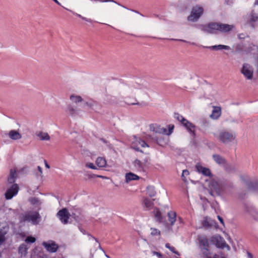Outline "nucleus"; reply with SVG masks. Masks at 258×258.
I'll return each mask as SVG.
<instances>
[{
	"label": "nucleus",
	"instance_id": "obj_40",
	"mask_svg": "<svg viewBox=\"0 0 258 258\" xmlns=\"http://www.w3.org/2000/svg\"><path fill=\"white\" fill-rule=\"evenodd\" d=\"M29 202L32 205H37L39 203V200L37 198L33 197L29 199Z\"/></svg>",
	"mask_w": 258,
	"mask_h": 258
},
{
	"label": "nucleus",
	"instance_id": "obj_30",
	"mask_svg": "<svg viewBox=\"0 0 258 258\" xmlns=\"http://www.w3.org/2000/svg\"><path fill=\"white\" fill-rule=\"evenodd\" d=\"M153 201H154V199H153L152 201L147 198H145L144 199V201H143L144 206L147 208V210L151 209L153 207V206H154V203L153 202Z\"/></svg>",
	"mask_w": 258,
	"mask_h": 258
},
{
	"label": "nucleus",
	"instance_id": "obj_5",
	"mask_svg": "<svg viewBox=\"0 0 258 258\" xmlns=\"http://www.w3.org/2000/svg\"><path fill=\"white\" fill-rule=\"evenodd\" d=\"M244 212L255 221L258 222V209L254 206L248 204H244Z\"/></svg>",
	"mask_w": 258,
	"mask_h": 258
},
{
	"label": "nucleus",
	"instance_id": "obj_18",
	"mask_svg": "<svg viewBox=\"0 0 258 258\" xmlns=\"http://www.w3.org/2000/svg\"><path fill=\"white\" fill-rule=\"evenodd\" d=\"M199 242V246L200 250L202 248H208L210 247V244L208 238L205 236H199L198 237Z\"/></svg>",
	"mask_w": 258,
	"mask_h": 258
},
{
	"label": "nucleus",
	"instance_id": "obj_53",
	"mask_svg": "<svg viewBox=\"0 0 258 258\" xmlns=\"http://www.w3.org/2000/svg\"><path fill=\"white\" fill-rule=\"evenodd\" d=\"M213 258H226L225 256H221L220 257H219V256L217 254H214L213 255Z\"/></svg>",
	"mask_w": 258,
	"mask_h": 258
},
{
	"label": "nucleus",
	"instance_id": "obj_28",
	"mask_svg": "<svg viewBox=\"0 0 258 258\" xmlns=\"http://www.w3.org/2000/svg\"><path fill=\"white\" fill-rule=\"evenodd\" d=\"M9 137L12 140H17L20 139L22 138V135L17 131L11 130L9 133Z\"/></svg>",
	"mask_w": 258,
	"mask_h": 258
},
{
	"label": "nucleus",
	"instance_id": "obj_62",
	"mask_svg": "<svg viewBox=\"0 0 258 258\" xmlns=\"http://www.w3.org/2000/svg\"><path fill=\"white\" fill-rule=\"evenodd\" d=\"M157 141V143L158 144H160V140H158V139H157L156 140Z\"/></svg>",
	"mask_w": 258,
	"mask_h": 258
},
{
	"label": "nucleus",
	"instance_id": "obj_63",
	"mask_svg": "<svg viewBox=\"0 0 258 258\" xmlns=\"http://www.w3.org/2000/svg\"><path fill=\"white\" fill-rule=\"evenodd\" d=\"M254 5H258V0H256V1L255 2Z\"/></svg>",
	"mask_w": 258,
	"mask_h": 258
},
{
	"label": "nucleus",
	"instance_id": "obj_11",
	"mask_svg": "<svg viewBox=\"0 0 258 258\" xmlns=\"http://www.w3.org/2000/svg\"><path fill=\"white\" fill-rule=\"evenodd\" d=\"M72 213L71 217H72L76 221L79 222L83 219L82 210L80 208L75 206L71 210Z\"/></svg>",
	"mask_w": 258,
	"mask_h": 258
},
{
	"label": "nucleus",
	"instance_id": "obj_61",
	"mask_svg": "<svg viewBox=\"0 0 258 258\" xmlns=\"http://www.w3.org/2000/svg\"><path fill=\"white\" fill-rule=\"evenodd\" d=\"M132 11H133V12H135V13H136L139 14H140L141 16H143V15L141 14V13H139V12H138V11H136V10H132Z\"/></svg>",
	"mask_w": 258,
	"mask_h": 258
},
{
	"label": "nucleus",
	"instance_id": "obj_45",
	"mask_svg": "<svg viewBox=\"0 0 258 258\" xmlns=\"http://www.w3.org/2000/svg\"><path fill=\"white\" fill-rule=\"evenodd\" d=\"M19 251L22 253H23V252L25 253L26 252V248L25 247L24 245H21L19 248Z\"/></svg>",
	"mask_w": 258,
	"mask_h": 258
},
{
	"label": "nucleus",
	"instance_id": "obj_15",
	"mask_svg": "<svg viewBox=\"0 0 258 258\" xmlns=\"http://www.w3.org/2000/svg\"><path fill=\"white\" fill-rule=\"evenodd\" d=\"M241 73L247 79L250 80L253 76V69L249 64L244 63L241 70Z\"/></svg>",
	"mask_w": 258,
	"mask_h": 258
},
{
	"label": "nucleus",
	"instance_id": "obj_20",
	"mask_svg": "<svg viewBox=\"0 0 258 258\" xmlns=\"http://www.w3.org/2000/svg\"><path fill=\"white\" fill-rule=\"evenodd\" d=\"M213 109L210 117L214 119H217L221 115V108L220 106H213Z\"/></svg>",
	"mask_w": 258,
	"mask_h": 258
},
{
	"label": "nucleus",
	"instance_id": "obj_13",
	"mask_svg": "<svg viewBox=\"0 0 258 258\" xmlns=\"http://www.w3.org/2000/svg\"><path fill=\"white\" fill-rule=\"evenodd\" d=\"M245 51L247 53H249L253 55H256L255 59V64L257 68L258 72V45H254L253 44H251L245 48Z\"/></svg>",
	"mask_w": 258,
	"mask_h": 258
},
{
	"label": "nucleus",
	"instance_id": "obj_64",
	"mask_svg": "<svg viewBox=\"0 0 258 258\" xmlns=\"http://www.w3.org/2000/svg\"><path fill=\"white\" fill-rule=\"evenodd\" d=\"M238 37H239V39H242V38H243V37H242V36H241V35H240V34L238 35Z\"/></svg>",
	"mask_w": 258,
	"mask_h": 258
},
{
	"label": "nucleus",
	"instance_id": "obj_8",
	"mask_svg": "<svg viewBox=\"0 0 258 258\" xmlns=\"http://www.w3.org/2000/svg\"><path fill=\"white\" fill-rule=\"evenodd\" d=\"M56 216L62 224H67L69 222L71 213L69 212L67 208H64L57 212Z\"/></svg>",
	"mask_w": 258,
	"mask_h": 258
},
{
	"label": "nucleus",
	"instance_id": "obj_21",
	"mask_svg": "<svg viewBox=\"0 0 258 258\" xmlns=\"http://www.w3.org/2000/svg\"><path fill=\"white\" fill-rule=\"evenodd\" d=\"M213 159L215 162L220 165L225 166L227 164L226 160L219 154H214L213 156Z\"/></svg>",
	"mask_w": 258,
	"mask_h": 258
},
{
	"label": "nucleus",
	"instance_id": "obj_33",
	"mask_svg": "<svg viewBox=\"0 0 258 258\" xmlns=\"http://www.w3.org/2000/svg\"><path fill=\"white\" fill-rule=\"evenodd\" d=\"M96 164L100 167H104L106 165V161L103 157H98L96 161Z\"/></svg>",
	"mask_w": 258,
	"mask_h": 258
},
{
	"label": "nucleus",
	"instance_id": "obj_19",
	"mask_svg": "<svg viewBox=\"0 0 258 258\" xmlns=\"http://www.w3.org/2000/svg\"><path fill=\"white\" fill-rule=\"evenodd\" d=\"M42 245L46 249V250L50 252H55L58 249V246L55 243H48L46 242H43Z\"/></svg>",
	"mask_w": 258,
	"mask_h": 258
},
{
	"label": "nucleus",
	"instance_id": "obj_29",
	"mask_svg": "<svg viewBox=\"0 0 258 258\" xmlns=\"http://www.w3.org/2000/svg\"><path fill=\"white\" fill-rule=\"evenodd\" d=\"M17 178L16 171L14 169H11L10 171V175L8 178V181L9 183H13L15 182Z\"/></svg>",
	"mask_w": 258,
	"mask_h": 258
},
{
	"label": "nucleus",
	"instance_id": "obj_12",
	"mask_svg": "<svg viewBox=\"0 0 258 258\" xmlns=\"http://www.w3.org/2000/svg\"><path fill=\"white\" fill-rule=\"evenodd\" d=\"M19 189V186L17 184H13L10 188H9L6 193L5 198L7 200L11 199L14 196H16Z\"/></svg>",
	"mask_w": 258,
	"mask_h": 258
},
{
	"label": "nucleus",
	"instance_id": "obj_3",
	"mask_svg": "<svg viewBox=\"0 0 258 258\" xmlns=\"http://www.w3.org/2000/svg\"><path fill=\"white\" fill-rule=\"evenodd\" d=\"M236 135L234 133L226 131L220 132L218 136V140L224 144H228L234 141Z\"/></svg>",
	"mask_w": 258,
	"mask_h": 258
},
{
	"label": "nucleus",
	"instance_id": "obj_54",
	"mask_svg": "<svg viewBox=\"0 0 258 258\" xmlns=\"http://www.w3.org/2000/svg\"><path fill=\"white\" fill-rule=\"evenodd\" d=\"M218 218L219 220L220 221V222L222 224H223V225H224V221H223V218H222L221 217H220V216H218Z\"/></svg>",
	"mask_w": 258,
	"mask_h": 258
},
{
	"label": "nucleus",
	"instance_id": "obj_52",
	"mask_svg": "<svg viewBox=\"0 0 258 258\" xmlns=\"http://www.w3.org/2000/svg\"><path fill=\"white\" fill-rule=\"evenodd\" d=\"M132 148L135 149L136 151H139V152H143L142 150H140V148L139 147H135L134 145H133L132 146Z\"/></svg>",
	"mask_w": 258,
	"mask_h": 258
},
{
	"label": "nucleus",
	"instance_id": "obj_38",
	"mask_svg": "<svg viewBox=\"0 0 258 258\" xmlns=\"http://www.w3.org/2000/svg\"><path fill=\"white\" fill-rule=\"evenodd\" d=\"M165 247L168 248L170 250H171L174 253L177 254V255H180V253L175 250V248L173 246H171L169 243H166L165 244Z\"/></svg>",
	"mask_w": 258,
	"mask_h": 258
},
{
	"label": "nucleus",
	"instance_id": "obj_27",
	"mask_svg": "<svg viewBox=\"0 0 258 258\" xmlns=\"http://www.w3.org/2000/svg\"><path fill=\"white\" fill-rule=\"evenodd\" d=\"M140 177L138 175H137L131 172L125 174V181L127 183H128L129 182H130L132 180H139L140 179Z\"/></svg>",
	"mask_w": 258,
	"mask_h": 258
},
{
	"label": "nucleus",
	"instance_id": "obj_22",
	"mask_svg": "<svg viewBox=\"0 0 258 258\" xmlns=\"http://www.w3.org/2000/svg\"><path fill=\"white\" fill-rule=\"evenodd\" d=\"M196 168L199 173H202L204 175L212 176V173L210 169L204 167L201 165H197Z\"/></svg>",
	"mask_w": 258,
	"mask_h": 258
},
{
	"label": "nucleus",
	"instance_id": "obj_48",
	"mask_svg": "<svg viewBox=\"0 0 258 258\" xmlns=\"http://www.w3.org/2000/svg\"><path fill=\"white\" fill-rule=\"evenodd\" d=\"M153 253L154 255H157L159 258H162V255L160 252L154 251H153Z\"/></svg>",
	"mask_w": 258,
	"mask_h": 258
},
{
	"label": "nucleus",
	"instance_id": "obj_42",
	"mask_svg": "<svg viewBox=\"0 0 258 258\" xmlns=\"http://www.w3.org/2000/svg\"><path fill=\"white\" fill-rule=\"evenodd\" d=\"M25 241L27 243H34L36 241V239L32 236H28Z\"/></svg>",
	"mask_w": 258,
	"mask_h": 258
},
{
	"label": "nucleus",
	"instance_id": "obj_7",
	"mask_svg": "<svg viewBox=\"0 0 258 258\" xmlns=\"http://www.w3.org/2000/svg\"><path fill=\"white\" fill-rule=\"evenodd\" d=\"M23 220L25 221H31L33 225H37L41 220V216L37 212H30L25 215Z\"/></svg>",
	"mask_w": 258,
	"mask_h": 258
},
{
	"label": "nucleus",
	"instance_id": "obj_32",
	"mask_svg": "<svg viewBox=\"0 0 258 258\" xmlns=\"http://www.w3.org/2000/svg\"><path fill=\"white\" fill-rule=\"evenodd\" d=\"M168 216L171 225H173L176 221V213L172 211H170L168 213Z\"/></svg>",
	"mask_w": 258,
	"mask_h": 258
},
{
	"label": "nucleus",
	"instance_id": "obj_25",
	"mask_svg": "<svg viewBox=\"0 0 258 258\" xmlns=\"http://www.w3.org/2000/svg\"><path fill=\"white\" fill-rule=\"evenodd\" d=\"M151 128L152 129L153 131L156 133H159L161 134H164L165 135V134H167V129L162 127L160 125H158L157 124L153 125L152 127L151 126Z\"/></svg>",
	"mask_w": 258,
	"mask_h": 258
},
{
	"label": "nucleus",
	"instance_id": "obj_49",
	"mask_svg": "<svg viewBox=\"0 0 258 258\" xmlns=\"http://www.w3.org/2000/svg\"><path fill=\"white\" fill-rule=\"evenodd\" d=\"M84 104H85L86 106H88V107H91L93 105L94 103H93V102H85L84 103Z\"/></svg>",
	"mask_w": 258,
	"mask_h": 258
},
{
	"label": "nucleus",
	"instance_id": "obj_1",
	"mask_svg": "<svg viewBox=\"0 0 258 258\" xmlns=\"http://www.w3.org/2000/svg\"><path fill=\"white\" fill-rule=\"evenodd\" d=\"M202 31L209 34H216L218 31L227 33L234 28L233 25L217 22H210L206 25L200 26Z\"/></svg>",
	"mask_w": 258,
	"mask_h": 258
},
{
	"label": "nucleus",
	"instance_id": "obj_41",
	"mask_svg": "<svg viewBox=\"0 0 258 258\" xmlns=\"http://www.w3.org/2000/svg\"><path fill=\"white\" fill-rule=\"evenodd\" d=\"M137 141L139 142V144L142 147H149L148 145L145 142V141L142 140L141 139H139Z\"/></svg>",
	"mask_w": 258,
	"mask_h": 258
},
{
	"label": "nucleus",
	"instance_id": "obj_23",
	"mask_svg": "<svg viewBox=\"0 0 258 258\" xmlns=\"http://www.w3.org/2000/svg\"><path fill=\"white\" fill-rule=\"evenodd\" d=\"M153 212L157 221L160 223H164L165 222V217L162 216L161 213L159 209H155Z\"/></svg>",
	"mask_w": 258,
	"mask_h": 258
},
{
	"label": "nucleus",
	"instance_id": "obj_4",
	"mask_svg": "<svg viewBox=\"0 0 258 258\" xmlns=\"http://www.w3.org/2000/svg\"><path fill=\"white\" fill-rule=\"evenodd\" d=\"M204 13V9L199 5L192 7L190 14L187 17L188 21L196 22L202 16Z\"/></svg>",
	"mask_w": 258,
	"mask_h": 258
},
{
	"label": "nucleus",
	"instance_id": "obj_43",
	"mask_svg": "<svg viewBox=\"0 0 258 258\" xmlns=\"http://www.w3.org/2000/svg\"><path fill=\"white\" fill-rule=\"evenodd\" d=\"M174 126L172 124H169L168 125V131L167 130V134H165V135H170L174 129Z\"/></svg>",
	"mask_w": 258,
	"mask_h": 258
},
{
	"label": "nucleus",
	"instance_id": "obj_44",
	"mask_svg": "<svg viewBox=\"0 0 258 258\" xmlns=\"http://www.w3.org/2000/svg\"><path fill=\"white\" fill-rule=\"evenodd\" d=\"M73 14L74 15H76L77 16H78V17L81 18L82 20H84L87 22H92V20H91L90 19H88V18H86L85 17H83L82 16H81V15L79 14H77V13H74L73 12Z\"/></svg>",
	"mask_w": 258,
	"mask_h": 258
},
{
	"label": "nucleus",
	"instance_id": "obj_34",
	"mask_svg": "<svg viewBox=\"0 0 258 258\" xmlns=\"http://www.w3.org/2000/svg\"><path fill=\"white\" fill-rule=\"evenodd\" d=\"M70 99L74 103H78L83 101L82 98L79 95H72L70 97Z\"/></svg>",
	"mask_w": 258,
	"mask_h": 258
},
{
	"label": "nucleus",
	"instance_id": "obj_26",
	"mask_svg": "<svg viewBox=\"0 0 258 258\" xmlns=\"http://www.w3.org/2000/svg\"><path fill=\"white\" fill-rule=\"evenodd\" d=\"M201 256L202 258H213V255L209 248H202V250H201Z\"/></svg>",
	"mask_w": 258,
	"mask_h": 258
},
{
	"label": "nucleus",
	"instance_id": "obj_31",
	"mask_svg": "<svg viewBox=\"0 0 258 258\" xmlns=\"http://www.w3.org/2000/svg\"><path fill=\"white\" fill-rule=\"evenodd\" d=\"M147 194L151 198L154 197L156 195L155 187L153 186H148L146 188Z\"/></svg>",
	"mask_w": 258,
	"mask_h": 258
},
{
	"label": "nucleus",
	"instance_id": "obj_59",
	"mask_svg": "<svg viewBox=\"0 0 258 258\" xmlns=\"http://www.w3.org/2000/svg\"><path fill=\"white\" fill-rule=\"evenodd\" d=\"M38 170L40 172V173H42V169L41 167L39 166L37 167Z\"/></svg>",
	"mask_w": 258,
	"mask_h": 258
},
{
	"label": "nucleus",
	"instance_id": "obj_35",
	"mask_svg": "<svg viewBox=\"0 0 258 258\" xmlns=\"http://www.w3.org/2000/svg\"><path fill=\"white\" fill-rule=\"evenodd\" d=\"M31 258H47L46 255L44 254L42 252L39 251L38 252H34L31 255Z\"/></svg>",
	"mask_w": 258,
	"mask_h": 258
},
{
	"label": "nucleus",
	"instance_id": "obj_17",
	"mask_svg": "<svg viewBox=\"0 0 258 258\" xmlns=\"http://www.w3.org/2000/svg\"><path fill=\"white\" fill-rule=\"evenodd\" d=\"M9 227L6 224L0 223V240L3 243L6 240L5 235L9 231Z\"/></svg>",
	"mask_w": 258,
	"mask_h": 258
},
{
	"label": "nucleus",
	"instance_id": "obj_50",
	"mask_svg": "<svg viewBox=\"0 0 258 258\" xmlns=\"http://www.w3.org/2000/svg\"><path fill=\"white\" fill-rule=\"evenodd\" d=\"M170 40H173V41H181V42H186V43H188V42L185 40H183V39H170Z\"/></svg>",
	"mask_w": 258,
	"mask_h": 258
},
{
	"label": "nucleus",
	"instance_id": "obj_10",
	"mask_svg": "<svg viewBox=\"0 0 258 258\" xmlns=\"http://www.w3.org/2000/svg\"><path fill=\"white\" fill-rule=\"evenodd\" d=\"M241 179L249 190L258 191V179L253 178L248 180L242 177Z\"/></svg>",
	"mask_w": 258,
	"mask_h": 258
},
{
	"label": "nucleus",
	"instance_id": "obj_36",
	"mask_svg": "<svg viewBox=\"0 0 258 258\" xmlns=\"http://www.w3.org/2000/svg\"><path fill=\"white\" fill-rule=\"evenodd\" d=\"M37 136L40 138L41 140L48 141L50 140V137L49 135L46 133L40 132L39 133Z\"/></svg>",
	"mask_w": 258,
	"mask_h": 258
},
{
	"label": "nucleus",
	"instance_id": "obj_14",
	"mask_svg": "<svg viewBox=\"0 0 258 258\" xmlns=\"http://www.w3.org/2000/svg\"><path fill=\"white\" fill-rule=\"evenodd\" d=\"M258 22V14L256 13L254 10H252L248 16L247 23L252 28H254L256 26V23Z\"/></svg>",
	"mask_w": 258,
	"mask_h": 258
},
{
	"label": "nucleus",
	"instance_id": "obj_16",
	"mask_svg": "<svg viewBox=\"0 0 258 258\" xmlns=\"http://www.w3.org/2000/svg\"><path fill=\"white\" fill-rule=\"evenodd\" d=\"M147 162V158L145 159L143 162H141L140 160L137 159L133 162V165L137 171H142L144 170V167Z\"/></svg>",
	"mask_w": 258,
	"mask_h": 258
},
{
	"label": "nucleus",
	"instance_id": "obj_51",
	"mask_svg": "<svg viewBox=\"0 0 258 258\" xmlns=\"http://www.w3.org/2000/svg\"><path fill=\"white\" fill-rule=\"evenodd\" d=\"M100 140L102 141L104 143L106 144L107 145V146H109V142L107 141V140H106L105 139L100 138Z\"/></svg>",
	"mask_w": 258,
	"mask_h": 258
},
{
	"label": "nucleus",
	"instance_id": "obj_55",
	"mask_svg": "<svg viewBox=\"0 0 258 258\" xmlns=\"http://www.w3.org/2000/svg\"><path fill=\"white\" fill-rule=\"evenodd\" d=\"M203 225L205 226H208L209 225L208 222H207V221H204L203 222Z\"/></svg>",
	"mask_w": 258,
	"mask_h": 258
},
{
	"label": "nucleus",
	"instance_id": "obj_57",
	"mask_svg": "<svg viewBox=\"0 0 258 258\" xmlns=\"http://www.w3.org/2000/svg\"><path fill=\"white\" fill-rule=\"evenodd\" d=\"M140 103L139 102H132V103H128V105H139Z\"/></svg>",
	"mask_w": 258,
	"mask_h": 258
},
{
	"label": "nucleus",
	"instance_id": "obj_56",
	"mask_svg": "<svg viewBox=\"0 0 258 258\" xmlns=\"http://www.w3.org/2000/svg\"><path fill=\"white\" fill-rule=\"evenodd\" d=\"M247 256L248 258H253L252 254L249 252H247Z\"/></svg>",
	"mask_w": 258,
	"mask_h": 258
},
{
	"label": "nucleus",
	"instance_id": "obj_9",
	"mask_svg": "<svg viewBox=\"0 0 258 258\" xmlns=\"http://www.w3.org/2000/svg\"><path fill=\"white\" fill-rule=\"evenodd\" d=\"M211 242H213L218 248H224L225 247L230 248V246L226 244L224 238L219 235L213 236L211 238Z\"/></svg>",
	"mask_w": 258,
	"mask_h": 258
},
{
	"label": "nucleus",
	"instance_id": "obj_46",
	"mask_svg": "<svg viewBox=\"0 0 258 258\" xmlns=\"http://www.w3.org/2000/svg\"><path fill=\"white\" fill-rule=\"evenodd\" d=\"M189 174V171L187 170H183L182 173V178L183 180H185V176Z\"/></svg>",
	"mask_w": 258,
	"mask_h": 258
},
{
	"label": "nucleus",
	"instance_id": "obj_24",
	"mask_svg": "<svg viewBox=\"0 0 258 258\" xmlns=\"http://www.w3.org/2000/svg\"><path fill=\"white\" fill-rule=\"evenodd\" d=\"M206 48H208L212 50H222L223 49L229 50L231 49L230 47L227 45H224L222 44H219L217 45H213L211 46H207Z\"/></svg>",
	"mask_w": 258,
	"mask_h": 258
},
{
	"label": "nucleus",
	"instance_id": "obj_37",
	"mask_svg": "<svg viewBox=\"0 0 258 258\" xmlns=\"http://www.w3.org/2000/svg\"><path fill=\"white\" fill-rule=\"evenodd\" d=\"M67 111L71 116H74L77 113L76 109L71 104H69L67 106Z\"/></svg>",
	"mask_w": 258,
	"mask_h": 258
},
{
	"label": "nucleus",
	"instance_id": "obj_39",
	"mask_svg": "<svg viewBox=\"0 0 258 258\" xmlns=\"http://www.w3.org/2000/svg\"><path fill=\"white\" fill-rule=\"evenodd\" d=\"M151 234L152 236L160 235V231L159 230H158L157 229L151 228Z\"/></svg>",
	"mask_w": 258,
	"mask_h": 258
},
{
	"label": "nucleus",
	"instance_id": "obj_58",
	"mask_svg": "<svg viewBox=\"0 0 258 258\" xmlns=\"http://www.w3.org/2000/svg\"><path fill=\"white\" fill-rule=\"evenodd\" d=\"M45 162V167L47 168H50V166L48 165V164L47 163V162H46V160L44 161Z\"/></svg>",
	"mask_w": 258,
	"mask_h": 258
},
{
	"label": "nucleus",
	"instance_id": "obj_2",
	"mask_svg": "<svg viewBox=\"0 0 258 258\" xmlns=\"http://www.w3.org/2000/svg\"><path fill=\"white\" fill-rule=\"evenodd\" d=\"M174 116L175 118H176L178 121L181 123V124L186 128L188 132H189L194 137L196 136V133L195 130L196 126L193 123L186 119L178 113H174Z\"/></svg>",
	"mask_w": 258,
	"mask_h": 258
},
{
	"label": "nucleus",
	"instance_id": "obj_60",
	"mask_svg": "<svg viewBox=\"0 0 258 258\" xmlns=\"http://www.w3.org/2000/svg\"><path fill=\"white\" fill-rule=\"evenodd\" d=\"M54 3L57 4L59 6H61L60 3L57 0H52Z\"/></svg>",
	"mask_w": 258,
	"mask_h": 258
},
{
	"label": "nucleus",
	"instance_id": "obj_6",
	"mask_svg": "<svg viewBox=\"0 0 258 258\" xmlns=\"http://www.w3.org/2000/svg\"><path fill=\"white\" fill-rule=\"evenodd\" d=\"M209 194L213 197L220 196L222 193V187L219 183L215 179L212 180L209 184Z\"/></svg>",
	"mask_w": 258,
	"mask_h": 258
},
{
	"label": "nucleus",
	"instance_id": "obj_47",
	"mask_svg": "<svg viewBox=\"0 0 258 258\" xmlns=\"http://www.w3.org/2000/svg\"><path fill=\"white\" fill-rule=\"evenodd\" d=\"M86 166L93 169H97L96 167L92 163H89L86 165Z\"/></svg>",
	"mask_w": 258,
	"mask_h": 258
}]
</instances>
